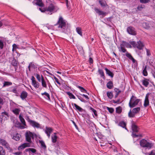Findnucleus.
<instances>
[{"label": "nucleus", "mask_w": 155, "mask_h": 155, "mask_svg": "<svg viewBox=\"0 0 155 155\" xmlns=\"http://www.w3.org/2000/svg\"><path fill=\"white\" fill-rule=\"evenodd\" d=\"M35 76L38 81L40 82L41 81V76H40L39 74H36Z\"/></svg>", "instance_id": "a19ab883"}, {"label": "nucleus", "mask_w": 155, "mask_h": 155, "mask_svg": "<svg viewBox=\"0 0 155 155\" xmlns=\"http://www.w3.org/2000/svg\"><path fill=\"white\" fill-rule=\"evenodd\" d=\"M39 143H40L41 147L44 149H45L46 148V146L45 144V143L42 140L39 141Z\"/></svg>", "instance_id": "ea45409f"}, {"label": "nucleus", "mask_w": 155, "mask_h": 155, "mask_svg": "<svg viewBox=\"0 0 155 155\" xmlns=\"http://www.w3.org/2000/svg\"><path fill=\"white\" fill-rule=\"evenodd\" d=\"M72 105H74V106L80 112H82L83 109L81 107L75 104H72Z\"/></svg>", "instance_id": "c756f323"}, {"label": "nucleus", "mask_w": 155, "mask_h": 155, "mask_svg": "<svg viewBox=\"0 0 155 155\" xmlns=\"http://www.w3.org/2000/svg\"><path fill=\"white\" fill-rule=\"evenodd\" d=\"M28 69L29 71H30V68H35V65L34 63H31L29 64V66L28 67Z\"/></svg>", "instance_id": "c9c22d12"}, {"label": "nucleus", "mask_w": 155, "mask_h": 155, "mask_svg": "<svg viewBox=\"0 0 155 155\" xmlns=\"http://www.w3.org/2000/svg\"><path fill=\"white\" fill-rule=\"evenodd\" d=\"M12 139L16 141H18L20 140L21 135L18 133H15L13 136H12Z\"/></svg>", "instance_id": "2eb2a0df"}, {"label": "nucleus", "mask_w": 155, "mask_h": 155, "mask_svg": "<svg viewBox=\"0 0 155 155\" xmlns=\"http://www.w3.org/2000/svg\"><path fill=\"white\" fill-rule=\"evenodd\" d=\"M114 90L116 94H119L121 92V91L117 88H115Z\"/></svg>", "instance_id": "603ef678"}, {"label": "nucleus", "mask_w": 155, "mask_h": 155, "mask_svg": "<svg viewBox=\"0 0 155 155\" xmlns=\"http://www.w3.org/2000/svg\"><path fill=\"white\" fill-rule=\"evenodd\" d=\"M78 88H79L80 90L81 91L83 92H86L87 91L83 87L78 86Z\"/></svg>", "instance_id": "09e8293b"}, {"label": "nucleus", "mask_w": 155, "mask_h": 155, "mask_svg": "<svg viewBox=\"0 0 155 155\" xmlns=\"http://www.w3.org/2000/svg\"><path fill=\"white\" fill-rule=\"evenodd\" d=\"M19 118L21 123L23 125V126H21L20 128L21 129H23L25 128V126H26V123L25 119L23 117L21 114H20Z\"/></svg>", "instance_id": "9b49d317"}, {"label": "nucleus", "mask_w": 155, "mask_h": 155, "mask_svg": "<svg viewBox=\"0 0 155 155\" xmlns=\"http://www.w3.org/2000/svg\"><path fill=\"white\" fill-rule=\"evenodd\" d=\"M107 87L109 89H112L113 87V82L111 81H109L107 84Z\"/></svg>", "instance_id": "a878e982"}, {"label": "nucleus", "mask_w": 155, "mask_h": 155, "mask_svg": "<svg viewBox=\"0 0 155 155\" xmlns=\"http://www.w3.org/2000/svg\"><path fill=\"white\" fill-rule=\"evenodd\" d=\"M12 46H13V50L14 49H16L17 48V45L15 44H13V45Z\"/></svg>", "instance_id": "052dcab7"}, {"label": "nucleus", "mask_w": 155, "mask_h": 155, "mask_svg": "<svg viewBox=\"0 0 155 155\" xmlns=\"http://www.w3.org/2000/svg\"><path fill=\"white\" fill-rule=\"evenodd\" d=\"M41 95H45V96L48 97V99H50V95L49 94L46 92H45L43 93H41Z\"/></svg>", "instance_id": "a18cd8bd"}, {"label": "nucleus", "mask_w": 155, "mask_h": 155, "mask_svg": "<svg viewBox=\"0 0 155 155\" xmlns=\"http://www.w3.org/2000/svg\"><path fill=\"white\" fill-rule=\"evenodd\" d=\"M99 72L101 77L104 76V73L102 70H99Z\"/></svg>", "instance_id": "5fc2aeb1"}, {"label": "nucleus", "mask_w": 155, "mask_h": 155, "mask_svg": "<svg viewBox=\"0 0 155 155\" xmlns=\"http://www.w3.org/2000/svg\"><path fill=\"white\" fill-rule=\"evenodd\" d=\"M25 150L26 152L28 151L30 152L31 151L33 153H35L36 152V150L35 149L32 148H28L27 149Z\"/></svg>", "instance_id": "473e14b6"}, {"label": "nucleus", "mask_w": 155, "mask_h": 155, "mask_svg": "<svg viewBox=\"0 0 155 155\" xmlns=\"http://www.w3.org/2000/svg\"><path fill=\"white\" fill-rule=\"evenodd\" d=\"M147 154H148V155H155V150H152L150 153L146 154V155H147Z\"/></svg>", "instance_id": "de8ad7c7"}, {"label": "nucleus", "mask_w": 155, "mask_h": 155, "mask_svg": "<svg viewBox=\"0 0 155 155\" xmlns=\"http://www.w3.org/2000/svg\"><path fill=\"white\" fill-rule=\"evenodd\" d=\"M120 48H121V51L123 52L124 53L126 51V49L124 47L123 45H121Z\"/></svg>", "instance_id": "49530a36"}, {"label": "nucleus", "mask_w": 155, "mask_h": 155, "mask_svg": "<svg viewBox=\"0 0 155 155\" xmlns=\"http://www.w3.org/2000/svg\"><path fill=\"white\" fill-rule=\"evenodd\" d=\"M30 146V144L29 143H25L18 147L19 150L23 149L26 147H29Z\"/></svg>", "instance_id": "dca6fc26"}, {"label": "nucleus", "mask_w": 155, "mask_h": 155, "mask_svg": "<svg viewBox=\"0 0 155 155\" xmlns=\"http://www.w3.org/2000/svg\"><path fill=\"white\" fill-rule=\"evenodd\" d=\"M140 100L137 99L136 97L133 95L131 97L129 102V106L130 107H134L136 106L139 102Z\"/></svg>", "instance_id": "20e7f679"}, {"label": "nucleus", "mask_w": 155, "mask_h": 155, "mask_svg": "<svg viewBox=\"0 0 155 155\" xmlns=\"http://www.w3.org/2000/svg\"><path fill=\"white\" fill-rule=\"evenodd\" d=\"M108 109L109 112L110 113H113L114 111V110L112 108L108 107Z\"/></svg>", "instance_id": "4d7b16f0"}, {"label": "nucleus", "mask_w": 155, "mask_h": 155, "mask_svg": "<svg viewBox=\"0 0 155 155\" xmlns=\"http://www.w3.org/2000/svg\"><path fill=\"white\" fill-rule=\"evenodd\" d=\"M5 150L2 147H0V155H5Z\"/></svg>", "instance_id": "7c9ffc66"}, {"label": "nucleus", "mask_w": 155, "mask_h": 155, "mask_svg": "<svg viewBox=\"0 0 155 155\" xmlns=\"http://www.w3.org/2000/svg\"><path fill=\"white\" fill-rule=\"evenodd\" d=\"M140 107H138L134 108L132 110V112L131 110H130L128 113L129 116L130 117H134L135 116V114L138 113L140 110Z\"/></svg>", "instance_id": "0eeeda50"}, {"label": "nucleus", "mask_w": 155, "mask_h": 155, "mask_svg": "<svg viewBox=\"0 0 155 155\" xmlns=\"http://www.w3.org/2000/svg\"><path fill=\"white\" fill-rule=\"evenodd\" d=\"M41 81L42 86L45 88H47V85L46 81L45 80L42 75H41Z\"/></svg>", "instance_id": "aec40b11"}, {"label": "nucleus", "mask_w": 155, "mask_h": 155, "mask_svg": "<svg viewBox=\"0 0 155 155\" xmlns=\"http://www.w3.org/2000/svg\"><path fill=\"white\" fill-rule=\"evenodd\" d=\"M107 95L108 97L111 99L113 97V94L111 92H107Z\"/></svg>", "instance_id": "f704fd0d"}, {"label": "nucleus", "mask_w": 155, "mask_h": 155, "mask_svg": "<svg viewBox=\"0 0 155 155\" xmlns=\"http://www.w3.org/2000/svg\"><path fill=\"white\" fill-rule=\"evenodd\" d=\"M25 119L33 127H36L37 128H39L40 127V125L39 124L34 121L30 120L28 116H26L25 117Z\"/></svg>", "instance_id": "423d86ee"}, {"label": "nucleus", "mask_w": 155, "mask_h": 155, "mask_svg": "<svg viewBox=\"0 0 155 155\" xmlns=\"http://www.w3.org/2000/svg\"><path fill=\"white\" fill-rule=\"evenodd\" d=\"M4 44L3 41L1 40H0V48L2 49L3 48Z\"/></svg>", "instance_id": "864d4df0"}, {"label": "nucleus", "mask_w": 155, "mask_h": 155, "mask_svg": "<svg viewBox=\"0 0 155 155\" xmlns=\"http://www.w3.org/2000/svg\"><path fill=\"white\" fill-rule=\"evenodd\" d=\"M127 47L131 48V45L129 44H127V46H126Z\"/></svg>", "instance_id": "774afa93"}, {"label": "nucleus", "mask_w": 155, "mask_h": 155, "mask_svg": "<svg viewBox=\"0 0 155 155\" xmlns=\"http://www.w3.org/2000/svg\"><path fill=\"white\" fill-rule=\"evenodd\" d=\"M142 26L144 28L147 29H149L150 27L148 23L147 22H143L142 24Z\"/></svg>", "instance_id": "cd10ccee"}, {"label": "nucleus", "mask_w": 155, "mask_h": 155, "mask_svg": "<svg viewBox=\"0 0 155 155\" xmlns=\"http://www.w3.org/2000/svg\"><path fill=\"white\" fill-rule=\"evenodd\" d=\"M144 45L142 42L140 41H139L137 42V48L140 50L142 49Z\"/></svg>", "instance_id": "f3484780"}, {"label": "nucleus", "mask_w": 155, "mask_h": 155, "mask_svg": "<svg viewBox=\"0 0 155 155\" xmlns=\"http://www.w3.org/2000/svg\"><path fill=\"white\" fill-rule=\"evenodd\" d=\"M146 68L147 66H145L143 71V75L145 76H147V71Z\"/></svg>", "instance_id": "37998d69"}, {"label": "nucleus", "mask_w": 155, "mask_h": 155, "mask_svg": "<svg viewBox=\"0 0 155 155\" xmlns=\"http://www.w3.org/2000/svg\"><path fill=\"white\" fill-rule=\"evenodd\" d=\"M142 82L143 84L146 87H147L149 85V80L144 78L143 80H142Z\"/></svg>", "instance_id": "6ab92c4d"}, {"label": "nucleus", "mask_w": 155, "mask_h": 155, "mask_svg": "<svg viewBox=\"0 0 155 155\" xmlns=\"http://www.w3.org/2000/svg\"><path fill=\"white\" fill-rule=\"evenodd\" d=\"M89 62L90 63H92L93 62V60L91 58H90L89 59Z\"/></svg>", "instance_id": "e2e57ef3"}, {"label": "nucleus", "mask_w": 155, "mask_h": 155, "mask_svg": "<svg viewBox=\"0 0 155 155\" xmlns=\"http://www.w3.org/2000/svg\"><path fill=\"white\" fill-rule=\"evenodd\" d=\"M127 31L129 34L132 35H136V33L134 28L132 27H129L127 29Z\"/></svg>", "instance_id": "1a4fd4ad"}, {"label": "nucleus", "mask_w": 155, "mask_h": 155, "mask_svg": "<svg viewBox=\"0 0 155 155\" xmlns=\"http://www.w3.org/2000/svg\"><path fill=\"white\" fill-rule=\"evenodd\" d=\"M131 127L133 131L132 134L133 137H137L140 136V135H137L134 133V132H138L139 130L138 127L134 123L132 124Z\"/></svg>", "instance_id": "39448f33"}, {"label": "nucleus", "mask_w": 155, "mask_h": 155, "mask_svg": "<svg viewBox=\"0 0 155 155\" xmlns=\"http://www.w3.org/2000/svg\"><path fill=\"white\" fill-rule=\"evenodd\" d=\"M78 99L82 102H85V101L81 97H78Z\"/></svg>", "instance_id": "bf43d9fd"}, {"label": "nucleus", "mask_w": 155, "mask_h": 155, "mask_svg": "<svg viewBox=\"0 0 155 155\" xmlns=\"http://www.w3.org/2000/svg\"><path fill=\"white\" fill-rule=\"evenodd\" d=\"M31 80L32 81V85L35 88H38L39 87V84L38 82L36 81L35 80V78L34 77V76H32Z\"/></svg>", "instance_id": "f8f14e48"}, {"label": "nucleus", "mask_w": 155, "mask_h": 155, "mask_svg": "<svg viewBox=\"0 0 155 155\" xmlns=\"http://www.w3.org/2000/svg\"><path fill=\"white\" fill-rule=\"evenodd\" d=\"M33 134L30 131H27L25 133L26 140L30 143H31V138H33Z\"/></svg>", "instance_id": "6e6552de"}, {"label": "nucleus", "mask_w": 155, "mask_h": 155, "mask_svg": "<svg viewBox=\"0 0 155 155\" xmlns=\"http://www.w3.org/2000/svg\"><path fill=\"white\" fill-rule=\"evenodd\" d=\"M126 56L128 58L130 59L134 63H135L136 62V61L134 58L130 54L127 52L126 54Z\"/></svg>", "instance_id": "412c9836"}, {"label": "nucleus", "mask_w": 155, "mask_h": 155, "mask_svg": "<svg viewBox=\"0 0 155 155\" xmlns=\"http://www.w3.org/2000/svg\"><path fill=\"white\" fill-rule=\"evenodd\" d=\"M54 78L55 79V81H56V82L58 84H59L60 85L61 84V83L59 82V81H58V79L57 78H56L55 77H54Z\"/></svg>", "instance_id": "13d9d810"}, {"label": "nucleus", "mask_w": 155, "mask_h": 155, "mask_svg": "<svg viewBox=\"0 0 155 155\" xmlns=\"http://www.w3.org/2000/svg\"><path fill=\"white\" fill-rule=\"evenodd\" d=\"M144 5H139L137 7V9L139 10H141L143 8Z\"/></svg>", "instance_id": "3c124183"}, {"label": "nucleus", "mask_w": 155, "mask_h": 155, "mask_svg": "<svg viewBox=\"0 0 155 155\" xmlns=\"http://www.w3.org/2000/svg\"><path fill=\"white\" fill-rule=\"evenodd\" d=\"M140 144L141 147L148 150L151 149L153 146V144L151 142L144 139H143L140 141Z\"/></svg>", "instance_id": "f03ea898"}, {"label": "nucleus", "mask_w": 155, "mask_h": 155, "mask_svg": "<svg viewBox=\"0 0 155 155\" xmlns=\"http://www.w3.org/2000/svg\"><path fill=\"white\" fill-rule=\"evenodd\" d=\"M3 104V100L0 97V104Z\"/></svg>", "instance_id": "680f3d73"}, {"label": "nucleus", "mask_w": 155, "mask_h": 155, "mask_svg": "<svg viewBox=\"0 0 155 155\" xmlns=\"http://www.w3.org/2000/svg\"><path fill=\"white\" fill-rule=\"evenodd\" d=\"M90 110L93 112L95 116L96 117H97V114L96 110L94 108H93L91 107L90 108Z\"/></svg>", "instance_id": "c03bdc74"}, {"label": "nucleus", "mask_w": 155, "mask_h": 155, "mask_svg": "<svg viewBox=\"0 0 155 155\" xmlns=\"http://www.w3.org/2000/svg\"><path fill=\"white\" fill-rule=\"evenodd\" d=\"M12 64L14 66H17L18 62L15 59H13L12 62Z\"/></svg>", "instance_id": "4c0bfd02"}, {"label": "nucleus", "mask_w": 155, "mask_h": 155, "mask_svg": "<svg viewBox=\"0 0 155 155\" xmlns=\"http://www.w3.org/2000/svg\"><path fill=\"white\" fill-rule=\"evenodd\" d=\"M0 143L2 145L8 148V143L4 140L0 139Z\"/></svg>", "instance_id": "a211bd4d"}, {"label": "nucleus", "mask_w": 155, "mask_h": 155, "mask_svg": "<svg viewBox=\"0 0 155 155\" xmlns=\"http://www.w3.org/2000/svg\"><path fill=\"white\" fill-rule=\"evenodd\" d=\"M150 94V93H148L146 94V95L144 100V104H143L144 107H147L149 105V97Z\"/></svg>", "instance_id": "9d476101"}, {"label": "nucleus", "mask_w": 155, "mask_h": 155, "mask_svg": "<svg viewBox=\"0 0 155 155\" xmlns=\"http://www.w3.org/2000/svg\"><path fill=\"white\" fill-rule=\"evenodd\" d=\"M28 94L25 91H23L21 95V97L23 100L25 99L27 96Z\"/></svg>", "instance_id": "4be33fe9"}, {"label": "nucleus", "mask_w": 155, "mask_h": 155, "mask_svg": "<svg viewBox=\"0 0 155 155\" xmlns=\"http://www.w3.org/2000/svg\"><path fill=\"white\" fill-rule=\"evenodd\" d=\"M94 9L96 12L99 15H102V17H104L107 14V13L106 12L101 11L98 8H95Z\"/></svg>", "instance_id": "ddd939ff"}, {"label": "nucleus", "mask_w": 155, "mask_h": 155, "mask_svg": "<svg viewBox=\"0 0 155 155\" xmlns=\"http://www.w3.org/2000/svg\"><path fill=\"white\" fill-rule=\"evenodd\" d=\"M146 51L147 52V56H150L151 55L150 53V51L147 48L146 49Z\"/></svg>", "instance_id": "6e6d98bb"}, {"label": "nucleus", "mask_w": 155, "mask_h": 155, "mask_svg": "<svg viewBox=\"0 0 155 155\" xmlns=\"http://www.w3.org/2000/svg\"><path fill=\"white\" fill-rule=\"evenodd\" d=\"M76 31L77 33L81 36H82V33L81 28L79 27H77L76 28Z\"/></svg>", "instance_id": "c85d7f7f"}, {"label": "nucleus", "mask_w": 155, "mask_h": 155, "mask_svg": "<svg viewBox=\"0 0 155 155\" xmlns=\"http://www.w3.org/2000/svg\"><path fill=\"white\" fill-rule=\"evenodd\" d=\"M59 28V30L62 32H66L68 28V25L65 21L61 17H60L58 22V24L55 25Z\"/></svg>", "instance_id": "f257e3e1"}, {"label": "nucleus", "mask_w": 155, "mask_h": 155, "mask_svg": "<svg viewBox=\"0 0 155 155\" xmlns=\"http://www.w3.org/2000/svg\"><path fill=\"white\" fill-rule=\"evenodd\" d=\"M82 96H84L86 99H89L87 95L83 94L82 95Z\"/></svg>", "instance_id": "0e129e2a"}, {"label": "nucleus", "mask_w": 155, "mask_h": 155, "mask_svg": "<svg viewBox=\"0 0 155 155\" xmlns=\"http://www.w3.org/2000/svg\"><path fill=\"white\" fill-rule=\"evenodd\" d=\"M47 82V83L48 84V85L49 87V88L50 89V87H52V86H51V84H50V82L48 81Z\"/></svg>", "instance_id": "338daca9"}, {"label": "nucleus", "mask_w": 155, "mask_h": 155, "mask_svg": "<svg viewBox=\"0 0 155 155\" xmlns=\"http://www.w3.org/2000/svg\"><path fill=\"white\" fill-rule=\"evenodd\" d=\"M12 83L11 82L8 81H5L3 83V87L8 86L12 85Z\"/></svg>", "instance_id": "2f4dec72"}, {"label": "nucleus", "mask_w": 155, "mask_h": 155, "mask_svg": "<svg viewBox=\"0 0 155 155\" xmlns=\"http://www.w3.org/2000/svg\"><path fill=\"white\" fill-rule=\"evenodd\" d=\"M13 112L16 115L19 114L20 112V110L18 108H15L12 110Z\"/></svg>", "instance_id": "72a5a7b5"}, {"label": "nucleus", "mask_w": 155, "mask_h": 155, "mask_svg": "<svg viewBox=\"0 0 155 155\" xmlns=\"http://www.w3.org/2000/svg\"><path fill=\"white\" fill-rule=\"evenodd\" d=\"M122 111V108L121 107H119L116 108V112L117 113L120 114Z\"/></svg>", "instance_id": "79ce46f5"}, {"label": "nucleus", "mask_w": 155, "mask_h": 155, "mask_svg": "<svg viewBox=\"0 0 155 155\" xmlns=\"http://www.w3.org/2000/svg\"><path fill=\"white\" fill-rule=\"evenodd\" d=\"M45 133L47 134L48 138H50V134L52 132V129L50 127H46L45 130Z\"/></svg>", "instance_id": "4468645a"}, {"label": "nucleus", "mask_w": 155, "mask_h": 155, "mask_svg": "<svg viewBox=\"0 0 155 155\" xmlns=\"http://www.w3.org/2000/svg\"><path fill=\"white\" fill-rule=\"evenodd\" d=\"M140 2L143 3H146L150 1V0H140Z\"/></svg>", "instance_id": "8fccbe9b"}, {"label": "nucleus", "mask_w": 155, "mask_h": 155, "mask_svg": "<svg viewBox=\"0 0 155 155\" xmlns=\"http://www.w3.org/2000/svg\"><path fill=\"white\" fill-rule=\"evenodd\" d=\"M105 70L106 71V73L109 76H110L111 78L113 77L114 74L112 72H111L107 68H105Z\"/></svg>", "instance_id": "5701e85b"}, {"label": "nucleus", "mask_w": 155, "mask_h": 155, "mask_svg": "<svg viewBox=\"0 0 155 155\" xmlns=\"http://www.w3.org/2000/svg\"><path fill=\"white\" fill-rule=\"evenodd\" d=\"M58 8L53 4H51L45 10L46 14H52V13L56 12L58 10Z\"/></svg>", "instance_id": "7ed1b4c3"}, {"label": "nucleus", "mask_w": 155, "mask_h": 155, "mask_svg": "<svg viewBox=\"0 0 155 155\" xmlns=\"http://www.w3.org/2000/svg\"><path fill=\"white\" fill-rule=\"evenodd\" d=\"M67 94L69 96V97L70 98H71V99L73 98L74 99H75L76 98H75V97L71 93L69 92H68L67 93Z\"/></svg>", "instance_id": "58836bf2"}, {"label": "nucleus", "mask_w": 155, "mask_h": 155, "mask_svg": "<svg viewBox=\"0 0 155 155\" xmlns=\"http://www.w3.org/2000/svg\"><path fill=\"white\" fill-rule=\"evenodd\" d=\"M99 3L102 7L106 6L107 4L105 1L104 0H98Z\"/></svg>", "instance_id": "b1692460"}, {"label": "nucleus", "mask_w": 155, "mask_h": 155, "mask_svg": "<svg viewBox=\"0 0 155 155\" xmlns=\"http://www.w3.org/2000/svg\"><path fill=\"white\" fill-rule=\"evenodd\" d=\"M119 125L123 128H125L126 126V124L124 122L122 121L120 122Z\"/></svg>", "instance_id": "e433bc0d"}, {"label": "nucleus", "mask_w": 155, "mask_h": 155, "mask_svg": "<svg viewBox=\"0 0 155 155\" xmlns=\"http://www.w3.org/2000/svg\"><path fill=\"white\" fill-rule=\"evenodd\" d=\"M131 44L134 46L136 45V42L134 41H132L131 43Z\"/></svg>", "instance_id": "69168bd1"}, {"label": "nucleus", "mask_w": 155, "mask_h": 155, "mask_svg": "<svg viewBox=\"0 0 155 155\" xmlns=\"http://www.w3.org/2000/svg\"><path fill=\"white\" fill-rule=\"evenodd\" d=\"M36 1V2L35 3V4L37 5H38L40 6H43V4L41 0H35L33 2L34 3V2Z\"/></svg>", "instance_id": "bb28decb"}, {"label": "nucleus", "mask_w": 155, "mask_h": 155, "mask_svg": "<svg viewBox=\"0 0 155 155\" xmlns=\"http://www.w3.org/2000/svg\"><path fill=\"white\" fill-rule=\"evenodd\" d=\"M57 137L55 133H54V134L51 135V139L53 143H55L57 141Z\"/></svg>", "instance_id": "393cba45"}]
</instances>
